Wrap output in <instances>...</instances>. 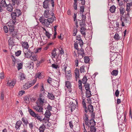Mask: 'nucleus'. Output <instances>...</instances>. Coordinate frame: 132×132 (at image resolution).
Returning <instances> with one entry per match:
<instances>
[{
    "instance_id": "obj_1",
    "label": "nucleus",
    "mask_w": 132,
    "mask_h": 132,
    "mask_svg": "<svg viewBox=\"0 0 132 132\" xmlns=\"http://www.w3.org/2000/svg\"><path fill=\"white\" fill-rule=\"evenodd\" d=\"M85 7L83 6V37H84V39L85 40V43H86L87 40H89V37L88 36H86L87 33V34H88V32L87 31L89 29V24L88 23L86 22V15H89V13L88 12H86L85 13L84 12Z\"/></svg>"
},
{
    "instance_id": "obj_2",
    "label": "nucleus",
    "mask_w": 132,
    "mask_h": 132,
    "mask_svg": "<svg viewBox=\"0 0 132 132\" xmlns=\"http://www.w3.org/2000/svg\"><path fill=\"white\" fill-rule=\"evenodd\" d=\"M62 68L64 72L65 76L67 79L69 80L71 79L72 76L71 72L70 70L67 69V65H64L62 67Z\"/></svg>"
},
{
    "instance_id": "obj_3",
    "label": "nucleus",
    "mask_w": 132,
    "mask_h": 132,
    "mask_svg": "<svg viewBox=\"0 0 132 132\" xmlns=\"http://www.w3.org/2000/svg\"><path fill=\"white\" fill-rule=\"evenodd\" d=\"M83 40H85L84 41H85V39L83 37ZM88 40H87V42L86 43H85V42H83V45H84L83 46L84 47V48H85V46H87L86 48H85V51H86V52H85L84 50L83 49V56H84L85 55H87L88 53H90V52L91 50V48L87 44H88V43H87V41Z\"/></svg>"
},
{
    "instance_id": "obj_4",
    "label": "nucleus",
    "mask_w": 132,
    "mask_h": 132,
    "mask_svg": "<svg viewBox=\"0 0 132 132\" xmlns=\"http://www.w3.org/2000/svg\"><path fill=\"white\" fill-rule=\"evenodd\" d=\"M28 112L34 118H36L37 120L40 121V122L42 121L43 119L42 117L39 116L38 114L34 112L32 110L30 109H28Z\"/></svg>"
},
{
    "instance_id": "obj_5",
    "label": "nucleus",
    "mask_w": 132,
    "mask_h": 132,
    "mask_svg": "<svg viewBox=\"0 0 132 132\" xmlns=\"http://www.w3.org/2000/svg\"><path fill=\"white\" fill-rule=\"evenodd\" d=\"M56 18L54 17L48 18L47 19H45L44 21V22H42V23H44L45 25L47 27H49V26L50 23H52L54 20H55Z\"/></svg>"
},
{
    "instance_id": "obj_6",
    "label": "nucleus",
    "mask_w": 132,
    "mask_h": 132,
    "mask_svg": "<svg viewBox=\"0 0 132 132\" xmlns=\"http://www.w3.org/2000/svg\"><path fill=\"white\" fill-rule=\"evenodd\" d=\"M11 14L12 19L14 20H10L9 22H8V24L9 25L10 24H11L10 25V26H13L14 24H15L16 22V21L15 20L16 18L18 17V16H17V15H16L15 14V13L13 12L11 13Z\"/></svg>"
},
{
    "instance_id": "obj_7",
    "label": "nucleus",
    "mask_w": 132,
    "mask_h": 132,
    "mask_svg": "<svg viewBox=\"0 0 132 132\" xmlns=\"http://www.w3.org/2000/svg\"><path fill=\"white\" fill-rule=\"evenodd\" d=\"M77 39L79 41V43L80 45L81 48L80 49L79 51L78 52V53L79 54V55L81 56H82V41L81 40L80 36H77Z\"/></svg>"
},
{
    "instance_id": "obj_8",
    "label": "nucleus",
    "mask_w": 132,
    "mask_h": 132,
    "mask_svg": "<svg viewBox=\"0 0 132 132\" xmlns=\"http://www.w3.org/2000/svg\"><path fill=\"white\" fill-rule=\"evenodd\" d=\"M36 80H34L33 81H28L23 86V89H27L33 86L36 82Z\"/></svg>"
},
{
    "instance_id": "obj_9",
    "label": "nucleus",
    "mask_w": 132,
    "mask_h": 132,
    "mask_svg": "<svg viewBox=\"0 0 132 132\" xmlns=\"http://www.w3.org/2000/svg\"><path fill=\"white\" fill-rule=\"evenodd\" d=\"M39 98H38L36 102H38V104L42 105L46 101L45 99L43 94H41L39 95Z\"/></svg>"
},
{
    "instance_id": "obj_10",
    "label": "nucleus",
    "mask_w": 132,
    "mask_h": 132,
    "mask_svg": "<svg viewBox=\"0 0 132 132\" xmlns=\"http://www.w3.org/2000/svg\"><path fill=\"white\" fill-rule=\"evenodd\" d=\"M118 52H112L110 56V63L111 64H112V65H114L113 64H112V62L114 61L116 58H117L118 54L117 53Z\"/></svg>"
},
{
    "instance_id": "obj_11",
    "label": "nucleus",
    "mask_w": 132,
    "mask_h": 132,
    "mask_svg": "<svg viewBox=\"0 0 132 132\" xmlns=\"http://www.w3.org/2000/svg\"><path fill=\"white\" fill-rule=\"evenodd\" d=\"M36 103L37 105L34 106L33 107V109L38 112H42L43 113V108L42 106H40L41 105L38 104V102H36Z\"/></svg>"
},
{
    "instance_id": "obj_12",
    "label": "nucleus",
    "mask_w": 132,
    "mask_h": 132,
    "mask_svg": "<svg viewBox=\"0 0 132 132\" xmlns=\"http://www.w3.org/2000/svg\"><path fill=\"white\" fill-rule=\"evenodd\" d=\"M7 5L5 0H2L0 3V12H2L3 10V7H6Z\"/></svg>"
},
{
    "instance_id": "obj_13",
    "label": "nucleus",
    "mask_w": 132,
    "mask_h": 132,
    "mask_svg": "<svg viewBox=\"0 0 132 132\" xmlns=\"http://www.w3.org/2000/svg\"><path fill=\"white\" fill-rule=\"evenodd\" d=\"M23 52L25 54V57L27 58H29L31 57L32 55V52L28 49L26 51H25L24 50Z\"/></svg>"
},
{
    "instance_id": "obj_14",
    "label": "nucleus",
    "mask_w": 132,
    "mask_h": 132,
    "mask_svg": "<svg viewBox=\"0 0 132 132\" xmlns=\"http://www.w3.org/2000/svg\"><path fill=\"white\" fill-rule=\"evenodd\" d=\"M84 117V120L85 122V125L89 127H90V125L88 124L89 122L88 116L87 115L86 113H85Z\"/></svg>"
},
{
    "instance_id": "obj_15",
    "label": "nucleus",
    "mask_w": 132,
    "mask_h": 132,
    "mask_svg": "<svg viewBox=\"0 0 132 132\" xmlns=\"http://www.w3.org/2000/svg\"><path fill=\"white\" fill-rule=\"evenodd\" d=\"M54 13H52L51 14L50 13L49 11L48 10L45 11L44 13V16L45 18H48L51 16H53Z\"/></svg>"
},
{
    "instance_id": "obj_16",
    "label": "nucleus",
    "mask_w": 132,
    "mask_h": 132,
    "mask_svg": "<svg viewBox=\"0 0 132 132\" xmlns=\"http://www.w3.org/2000/svg\"><path fill=\"white\" fill-rule=\"evenodd\" d=\"M16 82V81L13 80L12 81H8L7 83V85L11 88L13 87L15 85Z\"/></svg>"
},
{
    "instance_id": "obj_17",
    "label": "nucleus",
    "mask_w": 132,
    "mask_h": 132,
    "mask_svg": "<svg viewBox=\"0 0 132 132\" xmlns=\"http://www.w3.org/2000/svg\"><path fill=\"white\" fill-rule=\"evenodd\" d=\"M13 4L10 3L7 5L6 7L7 10L9 12H11L13 11Z\"/></svg>"
},
{
    "instance_id": "obj_18",
    "label": "nucleus",
    "mask_w": 132,
    "mask_h": 132,
    "mask_svg": "<svg viewBox=\"0 0 132 132\" xmlns=\"http://www.w3.org/2000/svg\"><path fill=\"white\" fill-rule=\"evenodd\" d=\"M22 47L28 50L29 48V45L28 43L26 42H22L21 43Z\"/></svg>"
},
{
    "instance_id": "obj_19",
    "label": "nucleus",
    "mask_w": 132,
    "mask_h": 132,
    "mask_svg": "<svg viewBox=\"0 0 132 132\" xmlns=\"http://www.w3.org/2000/svg\"><path fill=\"white\" fill-rule=\"evenodd\" d=\"M121 62V59L120 58H117L114 61L113 63H114L116 65H118L119 64H120Z\"/></svg>"
},
{
    "instance_id": "obj_20",
    "label": "nucleus",
    "mask_w": 132,
    "mask_h": 132,
    "mask_svg": "<svg viewBox=\"0 0 132 132\" xmlns=\"http://www.w3.org/2000/svg\"><path fill=\"white\" fill-rule=\"evenodd\" d=\"M70 105L71 111V112L74 110L76 107V105L73 102H70Z\"/></svg>"
},
{
    "instance_id": "obj_21",
    "label": "nucleus",
    "mask_w": 132,
    "mask_h": 132,
    "mask_svg": "<svg viewBox=\"0 0 132 132\" xmlns=\"http://www.w3.org/2000/svg\"><path fill=\"white\" fill-rule=\"evenodd\" d=\"M129 12H127V14H126L125 16H123V21L125 22H127V19L129 18L130 17V19L131 18V17L129 16V14L130 13H129Z\"/></svg>"
},
{
    "instance_id": "obj_22",
    "label": "nucleus",
    "mask_w": 132,
    "mask_h": 132,
    "mask_svg": "<svg viewBox=\"0 0 132 132\" xmlns=\"http://www.w3.org/2000/svg\"><path fill=\"white\" fill-rule=\"evenodd\" d=\"M49 4L48 2L44 1L43 3V5L44 8L48 9L49 8Z\"/></svg>"
},
{
    "instance_id": "obj_23",
    "label": "nucleus",
    "mask_w": 132,
    "mask_h": 132,
    "mask_svg": "<svg viewBox=\"0 0 132 132\" xmlns=\"http://www.w3.org/2000/svg\"><path fill=\"white\" fill-rule=\"evenodd\" d=\"M89 123L90 126H95L96 125V122L94 119L91 118L89 120Z\"/></svg>"
},
{
    "instance_id": "obj_24",
    "label": "nucleus",
    "mask_w": 132,
    "mask_h": 132,
    "mask_svg": "<svg viewBox=\"0 0 132 132\" xmlns=\"http://www.w3.org/2000/svg\"><path fill=\"white\" fill-rule=\"evenodd\" d=\"M51 115V113L49 110H46L45 114V117L47 118H49Z\"/></svg>"
},
{
    "instance_id": "obj_25",
    "label": "nucleus",
    "mask_w": 132,
    "mask_h": 132,
    "mask_svg": "<svg viewBox=\"0 0 132 132\" xmlns=\"http://www.w3.org/2000/svg\"><path fill=\"white\" fill-rule=\"evenodd\" d=\"M48 97L49 99L51 100H54L55 98L54 96L51 93H48Z\"/></svg>"
},
{
    "instance_id": "obj_26",
    "label": "nucleus",
    "mask_w": 132,
    "mask_h": 132,
    "mask_svg": "<svg viewBox=\"0 0 132 132\" xmlns=\"http://www.w3.org/2000/svg\"><path fill=\"white\" fill-rule=\"evenodd\" d=\"M15 13V14L18 17L21 14V12L20 10L19 9H16L13 12Z\"/></svg>"
},
{
    "instance_id": "obj_27",
    "label": "nucleus",
    "mask_w": 132,
    "mask_h": 132,
    "mask_svg": "<svg viewBox=\"0 0 132 132\" xmlns=\"http://www.w3.org/2000/svg\"><path fill=\"white\" fill-rule=\"evenodd\" d=\"M75 73L76 80L77 81V78L79 77V72L78 69H76L75 71Z\"/></svg>"
},
{
    "instance_id": "obj_28",
    "label": "nucleus",
    "mask_w": 132,
    "mask_h": 132,
    "mask_svg": "<svg viewBox=\"0 0 132 132\" xmlns=\"http://www.w3.org/2000/svg\"><path fill=\"white\" fill-rule=\"evenodd\" d=\"M84 84V86L85 87V89L86 90V91L90 90V84L89 83H86Z\"/></svg>"
},
{
    "instance_id": "obj_29",
    "label": "nucleus",
    "mask_w": 132,
    "mask_h": 132,
    "mask_svg": "<svg viewBox=\"0 0 132 132\" xmlns=\"http://www.w3.org/2000/svg\"><path fill=\"white\" fill-rule=\"evenodd\" d=\"M19 76L21 80H23L24 79L26 78L25 75L21 72H20L19 73Z\"/></svg>"
},
{
    "instance_id": "obj_30",
    "label": "nucleus",
    "mask_w": 132,
    "mask_h": 132,
    "mask_svg": "<svg viewBox=\"0 0 132 132\" xmlns=\"http://www.w3.org/2000/svg\"><path fill=\"white\" fill-rule=\"evenodd\" d=\"M22 122L21 121H18L16 123L15 127L17 129H19L22 124Z\"/></svg>"
},
{
    "instance_id": "obj_31",
    "label": "nucleus",
    "mask_w": 132,
    "mask_h": 132,
    "mask_svg": "<svg viewBox=\"0 0 132 132\" xmlns=\"http://www.w3.org/2000/svg\"><path fill=\"white\" fill-rule=\"evenodd\" d=\"M116 9L115 6L114 5H113L110 7L109 10L112 13H114Z\"/></svg>"
},
{
    "instance_id": "obj_32",
    "label": "nucleus",
    "mask_w": 132,
    "mask_h": 132,
    "mask_svg": "<svg viewBox=\"0 0 132 132\" xmlns=\"http://www.w3.org/2000/svg\"><path fill=\"white\" fill-rule=\"evenodd\" d=\"M114 38L116 40L118 41L120 40V37L119 36L118 34V33H116L114 36Z\"/></svg>"
},
{
    "instance_id": "obj_33",
    "label": "nucleus",
    "mask_w": 132,
    "mask_h": 132,
    "mask_svg": "<svg viewBox=\"0 0 132 132\" xmlns=\"http://www.w3.org/2000/svg\"><path fill=\"white\" fill-rule=\"evenodd\" d=\"M88 110L90 112H93L94 111L93 107V105L89 104L88 105Z\"/></svg>"
},
{
    "instance_id": "obj_34",
    "label": "nucleus",
    "mask_w": 132,
    "mask_h": 132,
    "mask_svg": "<svg viewBox=\"0 0 132 132\" xmlns=\"http://www.w3.org/2000/svg\"><path fill=\"white\" fill-rule=\"evenodd\" d=\"M46 128L45 126L43 124L40 126L39 128V130L40 131H44V130Z\"/></svg>"
},
{
    "instance_id": "obj_35",
    "label": "nucleus",
    "mask_w": 132,
    "mask_h": 132,
    "mask_svg": "<svg viewBox=\"0 0 132 132\" xmlns=\"http://www.w3.org/2000/svg\"><path fill=\"white\" fill-rule=\"evenodd\" d=\"M82 82L81 81L80 79H79V81H78V87L79 89H80L81 92V93H82Z\"/></svg>"
},
{
    "instance_id": "obj_36",
    "label": "nucleus",
    "mask_w": 132,
    "mask_h": 132,
    "mask_svg": "<svg viewBox=\"0 0 132 132\" xmlns=\"http://www.w3.org/2000/svg\"><path fill=\"white\" fill-rule=\"evenodd\" d=\"M92 94H91V92L90 90L86 91V97L87 98H88L91 96Z\"/></svg>"
},
{
    "instance_id": "obj_37",
    "label": "nucleus",
    "mask_w": 132,
    "mask_h": 132,
    "mask_svg": "<svg viewBox=\"0 0 132 132\" xmlns=\"http://www.w3.org/2000/svg\"><path fill=\"white\" fill-rule=\"evenodd\" d=\"M88 75V73H86L85 75L83 77V84H84L85 83H87V76Z\"/></svg>"
},
{
    "instance_id": "obj_38",
    "label": "nucleus",
    "mask_w": 132,
    "mask_h": 132,
    "mask_svg": "<svg viewBox=\"0 0 132 132\" xmlns=\"http://www.w3.org/2000/svg\"><path fill=\"white\" fill-rule=\"evenodd\" d=\"M84 62L85 63H88L90 61V59L88 56H85L84 57Z\"/></svg>"
},
{
    "instance_id": "obj_39",
    "label": "nucleus",
    "mask_w": 132,
    "mask_h": 132,
    "mask_svg": "<svg viewBox=\"0 0 132 132\" xmlns=\"http://www.w3.org/2000/svg\"><path fill=\"white\" fill-rule=\"evenodd\" d=\"M8 42L9 45L13 46V45H14V43L13 42V38H10Z\"/></svg>"
},
{
    "instance_id": "obj_40",
    "label": "nucleus",
    "mask_w": 132,
    "mask_h": 132,
    "mask_svg": "<svg viewBox=\"0 0 132 132\" xmlns=\"http://www.w3.org/2000/svg\"><path fill=\"white\" fill-rule=\"evenodd\" d=\"M35 77L36 78H38L39 79H41L43 77L40 73H38L35 75Z\"/></svg>"
},
{
    "instance_id": "obj_41",
    "label": "nucleus",
    "mask_w": 132,
    "mask_h": 132,
    "mask_svg": "<svg viewBox=\"0 0 132 132\" xmlns=\"http://www.w3.org/2000/svg\"><path fill=\"white\" fill-rule=\"evenodd\" d=\"M118 71L117 70H113L111 72V74L112 75L116 76L118 75Z\"/></svg>"
},
{
    "instance_id": "obj_42",
    "label": "nucleus",
    "mask_w": 132,
    "mask_h": 132,
    "mask_svg": "<svg viewBox=\"0 0 132 132\" xmlns=\"http://www.w3.org/2000/svg\"><path fill=\"white\" fill-rule=\"evenodd\" d=\"M65 85L66 87L68 88H70L71 87V85L70 82L68 81H67L65 82Z\"/></svg>"
},
{
    "instance_id": "obj_43",
    "label": "nucleus",
    "mask_w": 132,
    "mask_h": 132,
    "mask_svg": "<svg viewBox=\"0 0 132 132\" xmlns=\"http://www.w3.org/2000/svg\"><path fill=\"white\" fill-rule=\"evenodd\" d=\"M95 126H90V131L91 132H96V129Z\"/></svg>"
},
{
    "instance_id": "obj_44",
    "label": "nucleus",
    "mask_w": 132,
    "mask_h": 132,
    "mask_svg": "<svg viewBox=\"0 0 132 132\" xmlns=\"http://www.w3.org/2000/svg\"><path fill=\"white\" fill-rule=\"evenodd\" d=\"M121 15H123L124 13L125 12V9L123 7H121L119 9Z\"/></svg>"
},
{
    "instance_id": "obj_45",
    "label": "nucleus",
    "mask_w": 132,
    "mask_h": 132,
    "mask_svg": "<svg viewBox=\"0 0 132 132\" xmlns=\"http://www.w3.org/2000/svg\"><path fill=\"white\" fill-rule=\"evenodd\" d=\"M116 86L117 88L118 89L116 90L115 92V95L116 97H118V96L119 93V91L118 90V84H117Z\"/></svg>"
},
{
    "instance_id": "obj_46",
    "label": "nucleus",
    "mask_w": 132,
    "mask_h": 132,
    "mask_svg": "<svg viewBox=\"0 0 132 132\" xmlns=\"http://www.w3.org/2000/svg\"><path fill=\"white\" fill-rule=\"evenodd\" d=\"M49 118H47L46 117H45L43 119L42 122L43 123H46L48 122L49 120Z\"/></svg>"
},
{
    "instance_id": "obj_47",
    "label": "nucleus",
    "mask_w": 132,
    "mask_h": 132,
    "mask_svg": "<svg viewBox=\"0 0 132 132\" xmlns=\"http://www.w3.org/2000/svg\"><path fill=\"white\" fill-rule=\"evenodd\" d=\"M12 4L13 6H14L16 3L17 5H18L19 3L18 0H12Z\"/></svg>"
},
{
    "instance_id": "obj_48",
    "label": "nucleus",
    "mask_w": 132,
    "mask_h": 132,
    "mask_svg": "<svg viewBox=\"0 0 132 132\" xmlns=\"http://www.w3.org/2000/svg\"><path fill=\"white\" fill-rule=\"evenodd\" d=\"M22 121L24 123L25 125H27L28 123V122L26 119L23 118L22 119Z\"/></svg>"
},
{
    "instance_id": "obj_49",
    "label": "nucleus",
    "mask_w": 132,
    "mask_h": 132,
    "mask_svg": "<svg viewBox=\"0 0 132 132\" xmlns=\"http://www.w3.org/2000/svg\"><path fill=\"white\" fill-rule=\"evenodd\" d=\"M22 63H20L18 64V65L17 66V68L18 70H19L20 69H22Z\"/></svg>"
},
{
    "instance_id": "obj_50",
    "label": "nucleus",
    "mask_w": 132,
    "mask_h": 132,
    "mask_svg": "<svg viewBox=\"0 0 132 132\" xmlns=\"http://www.w3.org/2000/svg\"><path fill=\"white\" fill-rule=\"evenodd\" d=\"M52 58H55V56H56V51L55 50L53 51L52 53Z\"/></svg>"
},
{
    "instance_id": "obj_51",
    "label": "nucleus",
    "mask_w": 132,
    "mask_h": 132,
    "mask_svg": "<svg viewBox=\"0 0 132 132\" xmlns=\"http://www.w3.org/2000/svg\"><path fill=\"white\" fill-rule=\"evenodd\" d=\"M119 26V22H116L115 24H114V27H115L116 29L117 30L118 29V28Z\"/></svg>"
},
{
    "instance_id": "obj_52",
    "label": "nucleus",
    "mask_w": 132,
    "mask_h": 132,
    "mask_svg": "<svg viewBox=\"0 0 132 132\" xmlns=\"http://www.w3.org/2000/svg\"><path fill=\"white\" fill-rule=\"evenodd\" d=\"M37 57L36 55L33 56L31 59L32 61H35L37 60Z\"/></svg>"
},
{
    "instance_id": "obj_53",
    "label": "nucleus",
    "mask_w": 132,
    "mask_h": 132,
    "mask_svg": "<svg viewBox=\"0 0 132 132\" xmlns=\"http://www.w3.org/2000/svg\"><path fill=\"white\" fill-rule=\"evenodd\" d=\"M24 101L27 103H28L29 102V98L27 97H24Z\"/></svg>"
},
{
    "instance_id": "obj_54",
    "label": "nucleus",
    "mask_w": 132,
    "mask_h": 132,
    "mask_svg": "<svg viewBox=\"0 0 132 132\" xmlns=\"http://www.w3.org/2000/svg\"><path fill=\"white\" fill-rule=\"evenodd\" d=\"M78 42H76L74 44V47L75 49L78 50L79 48H78Z\"/></svg>"
},
{
    "instance_id": "obj_55",
    "label": "nucleus",
    "mask_w": 132,
    "mask_h": 132,
    "mask_svg": "<svg viewBox=\"0 0 132 132\" xmlns=\"http://www.w3.org/2000/svg\"><path fill=\"white\" fill-rule=\"evenodd\" d=\"M128 5H129V4L127 3L126 5V11H127V12H129L130 11V6Z\"/></svg>"
},
{
    "instance_id": "obj_56",
    "label": "nucleus",
    "mask_w": 132,
    "mask_h": 132,
    "mask_svg": "<svg viewBox=\"0 0 132 132\" xmlns=\"http://www.w3.org/2000/svg\"><path fill=\"white\" fill-rule=\"evenodd\" d=\"M30 128L32 129H33L34 126V124L33 122H30L28 123Z\"/></svg>"
},
{
    "instance_id": "obj_57",
    "label": "nucleus",
    "mask_w": 132,
    "mask_h": 132,
    "mask_svg": "<svg viewBox=\"0 0 132 132\" xmlns=\"http://www.w3.org/2000/svg\"><path fill=\"white\" fill-rule=\"evenodd\" d=\"M45 34L46 36L48 38H50L51 35V34H50L47 31H46V32H45Z\"/></svg>"
},
{
    "instance_id": "obj_58",
    "label": "nucleus",
    "mask_w": 132,
    "mask_h": 132,
    "mask_svg": "<svg viewBox=\"0 0 132 132\" xmlns=\"http://www.w3.org/2000/svg\"><path fill=\"white\" fill-rule=\"evenodd\" d=\"M21 51L20 50L16 52L15 53V54L16 56H18L21 54Z\"/></svg>"
},
{
    "instance_id": "obj_59",
    "label": "nucleus",
    "mask_w": 132,
    "mask_h": 132,
    "mask_svg": "<svg viewBox=\"0 0 132 132\" xmlns=\"http://www.w3.org/2000/svg\"><path fill=\"white\" fill-rule=\"evenodd\" d=\"M5 33H7L8 32V28L6 26H4L3 27Z\"/></svg>"
},
{
    "instance_id": "obj_60",
    "label": "nucleus",
    "mask_w": 132,
    "mask_h": 132,
    "mask_svg": "<svg viewBox=\"0 0 132 132\" xmlns=\"http://www.w3.org/2000/svg\"><path fill=\"white\" fill-rule=\"evenodd\" d=\"M119 5L120 6L122 7L123 6H125V5L123 3V2L122 1H121L120 2H119Z\"/></svg>"
},
{
    "instance_id": "obj_61",
    "label": "nucleus",
    "mask_w": 132,
    "mask_h": 132,
    "mask_svg": "<svg viewBox=\"0 0 132 132\" xmlns=\"http://www.w3.org/2000/svg\"><path fill=\"white\" fill-rule=\"evenodd\" d=\"M25 91L24 90H22L20 91L19 93V96H21L22 94L24 93Z\"/></svg>"
},
{
    "instance_id": "obj_62",
    "label": "nucleus",
    "mask_w": 132,
    "mask_h": 132,
    "mask_svg": "<svg viewBox=\"0 0 132 132\" xmlns=\"http://www.w3.org/2000/svg\"><path fill=\"white\" fill-rule=\"evenodd\" d=\"M4 74L3 73L1 72L0 74V78L1 79H3L4 78Z\"/></svg>"
},
{
    "instance_id": "obj_63",
    "label": "nucleus",
    "mask_w": 132,
    "mask_h": 132,
    "mask_svg": "<svg viewBox=\"0 0 132 132\" xmlns=\"http://www.w3.org/2000/svg\"><path fill=\"white\" fill-rule=\"evenodd\" d=\"M52 107L50 105H48L47 107V110H49L50 111H51L52 110Z\"/></svg>"
},
{
    "instance_id": "obj_64",
    "label": "nucleus",
    "mask_w": 132,
    "mask_h": 132,
    "mask_svg": "<svg viewBox=\"0 0 132 132\" xmlns=\"http://www.w3.org/2000/svg\"><path fill=\"white\" fill-rule=\"evenodd\" d=\"M52 67L53 68L57 69L58 68V65L56 64H53L52 65Z\"/></svg>"
}]
</instances>
